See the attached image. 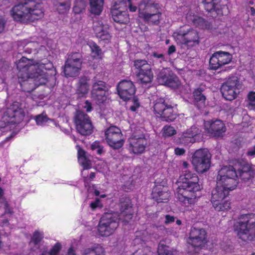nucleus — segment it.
Listing matches in <instances>:
<instances>
[{
    "label": "nucleus",
    "mask_w": 255,
    "mask_h": 255,
    "mask_svg": "<svg viewBox=\"0 0 255 255\" xmlns=\"http://www.w3.org/2000/svg\"><path fill=\"white\" fill-rule=\"evenodd\" d=\"M34 119L37 125H42L48 121L47 116L43 114L35 116Z\"/></svg>",
    "instance_id": "09e8293b"
},
{
    "label": "nucleus",
    "mask_w": 255,
    "mask_h": 255,
    "mask_svg": "<svg viewBox=\"0 0 255 255\" xmlns=\"http://www.w3.org/2000/svg\"><path fill=\"white\" fill-rule=\"evenodd\" d=\"M47 71L33 72L25 75L17 73L18 81L21 90L25 92H31L38 86L46 84L48 78Z\"/></svg>",
    "instance_id": "20e7f679"
},
{
    "label": "nucleus",
    "mask_w": 255,
    "mask_h": 255,
    "mask_svg": "<svg viewBox=\"0 0 255 255\" xmlns=\"http://www.w3.org/2000/svg\"><path fill=\"white\" fill-rule=\"evenodd\" d=\"M108 91L106 83L95 77L91 91V98L98 105L103 104L107 100Z\"/></svg>",
    "instance_id": "dca6fc26"
},
{
    "label": "nucleus",
    "mask_w": 255,
    "mask_h": 255,
    "mask_svg": "<svg viewBox=\"0 0 255 255\" xmlns=\"http://www.w3.org/2000/svg\"><path fill=\"white\" fill-rule=\"evenodd\" d=\"M88 45L90 48L91 53L94 59L101 58L102 50L99 46L94 41L89 42Z\"/></svg>",
    "instance_id": "c9c22d12"
},
{
    "label": "nucleus",
    "mask_w": 255,
    "mask_h": 255,
    "mask_svg": "<svg viewBox=\"0 0 255 255\" xmlns=\"http://www.w3.org/2000/svg\"><path fill=\"white\" fill-rule=\"evenodd\" d=\"M6 20L4 17L0 16V33H2L5 29L6 25Z\"/></svg>",
    "instance_id": "6e6d98bb"
},
{
    "label": "nucleus",
    "mask_w": 255,
    "mask_h": 255,
    "mask_svg": "<svg viewBox=\"0 0 255 255\" xmlns=\"http://www.w3.org/2000/svg\"><path fill=\"white\" fill-rule=\"evenodd\" d=\"M96 177V174L95 172H91L89 175V177H83V181L84 182L85 185L87 186L90 183V182L94 180V179Z\"/></svg>",
    "instance_id": "864d4df0"
},
{
    "label": "nucleus",
    "mask_w": 255,
    "mask_h": 255,
    "mask_svg": "<svg viewBox=\"0 0 255 255\" xmlns=\"http://www.w3.org/2000/svg\"><path fill=\"white\" fill-rule=\"evenodd\" d=\"M242 87L239 78L236 76L229 77L221 87V92L223 98L228 101L235 99Z\"/></svg>",
    "instance_id": "ddd939ff"
},
{
    "label": "nucleus",
    "mask_w": 255,
    "mask_h": 255,
    "mask_svg": "<svg viewBox=\"0 0 255 255\" xmlns=\"http://www.w3.org/2000/svg\"><path fill=\"white\" fill-rule=\"evenodd\" d=\"M153 109L156 116L162 121L173 122L177 117L173 107L164 98H159L154 100Z\"/></svg>",
    "instance_id": "423d86ee"
},
{
    "label": "nucleus",
    "mask_w": 255,
    "mask_h": 255,
    "mask_svg": "<svg viewBox=\"0 0 255 255\" xmlns=\"http://www.w3.org/2000/svg\"><path fill=\"white\" fill-rule=\"evenodd\" d=\"M4 208L5 209V212H7L9 214H12L13 213L12 209L8 208V204L7 202H6L4 204Z\"/></svg>",
    "instance_id": "338daca9"
},
{
    "label": "nucleus",
    "mask_w": 255,
    "mask_h": 255,
    "mask_svg": "<svg viewBox=\"0 0 255 255\" xmlns=\"http://www.w3.org/2000/svg\"><path fill=\"white\" fill-rule=\"evenodd\" d=\"M202 2L206 11L215 12L218 15H224L223 10L226 5L222 4L221 0H204Z\"/></svg>",
    "instance_id": "c85d7f7f"
},
{
    "label": "nucleus",
    "mask_w": 255,
    "mask_h": 255,
    "mask_svg": "<svg viewBox=\"0 0 255 255\" xmlns=\"http://www.w3.org/2000/svg\"><path fill=\"white\" fill-rule=\"evenodd\" d=\"M117 93L124 101L130 99L136 92V88L130 80H123L119 82L116 87Z\"/></svg>",
    "instance_id": "412c9836"
},
{
    "label": "nucleus",
    "mask_w": 255,
    "mask_h": 255,
    "mask_svg": "<svg viewBox=\"0 0 255 255\" xmlns=\"http://www.w3.org/2000/svg\"><path fill=\"white\" fill-rule=\"evenodd\" d=\"M176 51V47L174 45H170L167 51V54L168 55H171L172 53H174Z\"/></svg>",
    "instance_id": "e2e57ef3"
},
{
    "label": "nucleus",
    "mask_w": 255,
    "mask_h": 255,
    "mask_svg": "<svg viewBox=\"0 0 255 255\" xmlns=\"http://www.w3.org/2000/svg\"><path fill=\"white\" fill-rule=\"evenodd\" d=\"M152 55L154 58L160 59V62L165 61L164 55L162 53H158L157 52H154L152 53Z\"/></svg>",
    "instance_id": "4d7b16f0"
},
{
    "label": "nucleus",
    "mask_w": 255,
    "mask_h": 255,
    "mask_svg": "<svg viewBox=\"0 0 255 255\" xmlns=\"http://www.w3.org/2000/svg\"><path fill=\"white\" fill-rule=\"evenodd\" d=\"M128 7L129 11L131 12H135L137 9V7L132 5L131 3H128Z\"/></svg>",
    "instance_id": "0e129e2a"
},
{
    "label": "nucleus",
    "mask_w": 255,
    "mask_h": 255,
    "mask_svg": "<svg viewBox=\"0 0 255 255\" xmlns=\"http://www.w3.org/2000/svg\"><path fill=\"white\" fill-rule=\"evenodd\" d=\"M90 80V77L85 75L79 78L76 84V94L79 98L84 97L89 93Z\"/></svg>",
    "instance_id": "c756f323"
},
{
    "label": "nucleus",
    "mask_w": 255,
    "mask_h": 255,
    "mask_svg": "<svg viewBox=\"0 0 255 255\" xmlns=\"http://www.w3.org/2000/svg\"><path fill=\"white\" fill-rule=\"evenodd\" d=\"M233 229L239 239L244 242L255 238V214L241 215L234 222Z\"/></svg>",
    "instance_id": "7ed1b4c3"
},
{
    "label": "nucleus",
    "mask_w": 255,
    "mask_h": 255,
    "mask_svg": "<svg viewBox=\"0 0 255 255\" xmlns=\"http://www.w3.org/2000/svg\"><path fill=\"white\" fill-rule=\"evenodd\" d=\"M238 184V176L233 166H224L219 171L216 187L212 192L211 199L216 211H225L231 208V202L224 200L228 196L229 192L235 189Z\"/></svg>",
    "instance_id": "f257e3e1"
},
{
    "label": "nucleus",
    "mask_w": 255,
    "mask_h": 255,
    "mask_svg": "<svg viewBox=\"0 0 255 255\" xmlns=\"http://www.w3.org/2000/svg\"><path fill=\"white\" fill-rule=\"evenodd\" d=\"M206 232L202 228H192L189 237V244L194 248H198L204 245L206 239Z\"/></svg>",
    "instance_id": "b1692460"
},
{
    "label": "nucleus",
    "mask_w": 255,
    "mask_h": 255,
    "mask_svg": "<svg viewBox=\"0 0 255 255\" xmlns=\"http://www.w3.org/2000/svg\"><path fill=\"white\" fill-rule=\"evenodd\" d=\"M29 8L28 0H24L13 6L10 10V14L14 21L25 22L28 21Z\"/></svg>",
    "instance_id": "aec40b11"
},
{
    "label": "nucleus",
    "mask_w": 255,
    "mask_h": 255,
    "mask_svg": "<svg viewBox=\"0 0 255 255\" xmlns=\"http://www.w3.org/2000/svg\"><path fill=\"white\" fill-rule=\"evenodd\" d=\"M82 255H105L104 248L100 245L84 249Z\"/></svg>",
    "instance_id": "f704fd0d"
},
{
    "label": "nucleus",
    "mask_w": 255,
    "mask_h": 255,
    "mask_svg": "<svg viewBox=\"0 0 255 255\" xmlns=\"http://www.w3.org/2000/svg\"><path fill=\"white\" fill-rule=\"evenodd\" d=\"M28 6L30 7L28 9V21H33L43 17L44 11L42 2L34 0H28Z\"/></svg>",
    "instance_id": "a878e982"
},
{
    "label": "nucleus",
    "mask_w": 255,
    "mask_h": 255,
    "mask_svg": "<svg viewBox=\"0 0 255 255\" xmlns=\"http://www.w3.org/2000/svg\"><path fill=\"white\" fill-rule=\"evenodd\" d=\"M233 59L232 55L228 52L218 51L211 56L209 67L210 70H217L229 64Z\"/></svg>",
    "instance_id": "a211bd4d"
},
{
    "label": "nucleus",
    "mask_w": 255,
    "mask_h": 255,
    "mask_svg": "<svg viewBox=\"0 0 255 255\" xmlns=\"http://www.w3.org/2000/svg\"><path fill=\"white\" fill-rule=\"evenodd\" d=\"M203 89L198 88L194 90L193 94L194 99L197 102L204 103L206 100V97L202 94Z\"/></svg>",
    "instance_id": "58836bf2"
},
{
    "label": "nucleus",
    "mask_w": 255,
    "mask_h": 255,
    "mask_svg": "<svg viewBox=\"0 0 255 255\" xmlns=\"http://www.w3.org/2000/svg\"><path fill=\"white\" fill-rule=\"evenodd\" d=\"M105 139L108 144L115 149L121 148L124 144L123 134L120 128L116 126H111L105 132Z\"/></svg>",
    "instance_id": "2eb2a0df"
},
{
    "label": "nucleus",
    "mask_w": 255,
    "mask_h": 255,
    "mask_svg": "<svg viewBox=\"0 0 255 255\" xmlns=\"http://www.w3.org/2000/svg\"><path fill=\"white\" fill-rule=\"evenodd\" d=\"M85 6V3H82V6L81 7H79L78 5H75L73 7V10L76 13H80L82 11V9H84Z\"/></svg>",
    "instance_id": "680f3d73"
},
{
    "label": "nucleus",
    "mask_w": 255,
    "mask_h": 255,
    "mask_svg": "<svg viewBox=\"0 0 255 255\" xmlns=\"http://www.w3.org/2000/svg\"><path fill=\"white\" fill-rule=\"evenodd\" d=\"M43 234H41L38 231H35L31 237V242H32L35 246L40 243L43 239Z\"/></svg>",
    "instance_id": "37998d69"
},
{
    "label": "nucleus",
    "mask_w": 255,
    "mask_h": 255,
    "mask_svg": "<svg viewBox=\"0 0 255 255\" xmlns=\"http://www.w3.org/2000/svg\"><path fill=\"white\" fill-rule=\"evenodd\" d=\"M249 100V105L252 107V109H255V92H250L248 95Z\"/></svg>",
    "instance_id": "3c124183"
},
{
    "label": "nucleus",
    "mask_w": 255,
    "mask_h": 255,
    "mask_svg": "<svg viewBox=\"0 0 255 255\" xmlns=\"http://www.w3.org/2000/svg\"><path fill=\"white\" fill-rule=\"evenodd\" d=\"M83 108L86 110V111L88 113L91 112L93 109L92 104L91 102H90L89 100H86L85 102Z\"/></svg>",
    "instance_id": "5fc2aeb1"
},
{
    "label": "nucleus",
    "mask_w": 255,
    "mask_h": 255,
    "mask_svg": "<svg viewBox=\"0 0 255 255\" xmlns=\"http://www.w3.org/2000/svg\"><path fill=\"white\" fill-rule=\"evenodd\" d=\"M151 195L152 198L157 203H165L169 200L170 192L167 186L156 184L152 188Z\"/></svg>",
    "instance_id": "393cba45"
},
{
    "label": "nucleus",
    "mask_w": 255,
    "mask_h": 255,
    "mask_svg": "<svg viewBox=\"0 0 255 255\" xmlns=\"http://www.w3.org/2000/svg\"><path fill=\"white\" fill-rule=\"evenodd\" d=\"M134 66L136 70L137 78L142 84L150 83L153 79L151 66L145 60H136Z\"/></svg>",
    "instance_id": "f3484780"
},
{
    "label": "nucleus",
    "mask_w": 255,
    "mask_h": 255,
    "mask_svg": "<svg viewBox=\"0 0 255 255\" xmlns=\"http://www.w3.org/2000/svg\"><path fill=\"white\" fill-rule=\"evenodd\" d=\"M32 63V60L22 57L16 63L17 69L18 70L17 73L25 75L33 72L50 71L53 68V63L47 59L43 60L35 64Z\"/></svg>",
    "instance_id": "6e6552de"
},
{
    "label": "nucleus",
    "mask_w": 255,
    "mask_h": 255,
    "mask_svg": "<svg viewBox=\"0 0 255 255\" xmlns=\"http://www.w3.org/2000/svg\"><path fill=\"white\" fill-rule=\"evenodd\" d=\"M104 0H89L91 13L95 15H100L103 11Z\"/></svg>",
    "instance_id": "72a5a7b5"
},
{
    "label": "nucleus",
    "mask_w": 255,
    "mask_h": 255,
    "mask_svg": "<svg viewBox=\"0 0 255 255\" xmlns=\"http://www.w3.org/2000/svg\"><path fill=\"white\" fill-rule=\"evenodd\" d=\"M77 131L82 135H89L93 132V125L91 120L86 113L77 110L73 118Z\"/></svg>",
    "instance_id": "f8f14e48"
},
{
    "label": "nucleus",
    "mask_w": 255,
    "mask_h": 255,
    "mask_svg": "<svg viewBox=\"0 0 255 255\" xmlns=\"http://www.w3.org/2000/svg\"><path fill=\"white\" fill-rule=\"evenodd\" d=\"M132 103V105L129 107V110L131 112H135L139 108L140 103L138 99L135 98L133 99Z\"/></svg>",
    "instance_id": "603ef678"
},
{
    "label": "nucleus",
    "mask_w": 255,
    "mask_h": 255,
    "mask_svg": "<svg viewBox=\"0 0 255 255\" xmlns=\"http://www.w3.org/2000/svg\"><path fill=\"white\" fill-rule=\"evenodd\" d=\"M247 155L249 156H255V149L254 148L253 149L249 150L247 152Z\"/></svg>",
    "instance_id": "69168bd1"
},
{
    "label": "nucleus",
    "mask_w": 255,
    "mask_h": 255,
    "mask_svg": "<svg viewBox=\"0 0 255 255\" xmlns=\"http://www.w3.org/2000/svg\"><path fill=\"white\" fill-rule=\"evenodd\" d=\"M95 35L98 38L100 39L102 41H105V43L109 42L111 38L110 34L105 29H104L99 32H98V33Z\"/></svg>",
    "instance_id": "a19ab883"
},
{
    "label": "nucleus",
    "mask_w": 255,
    "mask_h": 255,
    "mask_svg": "<svg viewBox=\"0 0 255 255\" xmlns=\"http://www.w3.org/2000/svg\"><path fill=\"white\" fill-rule=\"evenodd\" d=\"M158 255H174L173 252L169 250V247L159 244L157 250Z\"/></svg>",
    "instance_id": "79ce46f5"
},
{
    "label": "nucleus",
    "mask_w": 255,
    "mask_h": 255,
    "mask_svg": "<svg viewBox=\"0 0 255 255\" xmlns=\"http://www.w3.org/2000/svg\"><path fill=\"white\" fill-rule=\"evenodd\" d=\"M200 130L195 126H192L190 128L182 132L176 139L177 143L183 145H188L190 143L195 142L194 136L198 134Z\"/></svg>",
    "instance_id": "bb28decb"
},
{
    "label": "nucleus",
    "mask_w": 255,
    "mask_h": 255,
    "mask_svg": "<svg viewBox=\"0 0 255 255\" xmlns=\"http://www.w3.org/2000/svg\"><path fill=\"white\" fill-rule=\"evenodd\" d=\"M120 4L113 5L111 10V14L114 21L120 24H127L129 22V16L124 1Z\"/></svg>",
    "instance_id": "4be33fe9"
},
{
    "label": "nucleus",
    "mask_w": 255,
    "mask_h": 255,
    "mask_svg": "<svg viewBox=\"0 0 255 255\" xmlns=\"http://www.w3.org/2000/svg\"><path fill=\"white\" fill-rule=\"evenodd\" d=\"M199 177L194 172L185 170L179 177V185L176 196L178 201L186 206L194 204L196 192L200 190Z\"/></svg>",
    "instance_id": "f03ea898"
},
{
    "label": "nucleus",
    "mask_w": 255,
    "mask_h": 255,
    "mask_svg": "<svg viewBox=\"0 0 255 255\" xmlns=\"http://www.w3.org/2000/svg\"><path fill=\"white\" fill-rule=\"evenodd\" d=\"M186 18L189 23L200 29H207L209 27L208 22L202 17L188 13L186 14Z\"/></svg>",
    "instance_id": "7c9ffc66"
},
{
    "label": "nucleus",
    "mask_w": 255,
    "mask_h": 255,
    "mask_svg": "<svg viewBox=\"0 0 255 255\" xmlns=\"http://www.w3.org/2000/svg\"><path fill=\"white\" fill-rule=\"evenodd\" d=\"M53 5L59 13L64 14L69 10L71 0H53Z\"/></svg>",
    "instance_id": "2f4dec72"
},
{
    "label": "nucleus",
    "mask_w": 255,
    "mask_h": 255,
    "mask_svg": "<svg viewBox=\"0 0 255 255\" xmlns=\"http://www.w3.org/2000/svg\"><path fill=\"white\" fill-rule=\"evenodd\" d=\"M238 179L246 182L254 177V171L238 173Z\"/></svg>",
    "instance_id": "de8ad7c7"
},
{
    "label": "nucleus",
    "mask_w": 255,
    "mask_h": 255,
    "mask_svg": "<svg viewBox=\"0 0 255 255\" xmlns=\"http://www.w3.org/2000/svg\"><path fill=\"white\" fill-rule=\"evenodd\" d=\"M174 35L177 41L187 47L196 46L200 42L199 32L188 26L180 27Z\"/></svg>",
    "instance_id": "1a4fd4ad"
},
{
    "label": "nucleus",
    "mask_w": 255,
    "mask_h": 255,
    "mask_svg": "<svg viewBox=\"0 0 255 255\" xmlns=\"http://www.w3.org/2000/svg\"><path fill=\"white\" fill-rule=\"evenodd\" d=\"M121 216L125 217V220L128 221L132 217L133 211L131 200L127 196L120 199L119 202Z\"/></svg>",
    "instance_id": "cd10ccee"
},
{
    "label": "nucleus",
    "mask_w": 255,
    "mask_h": 255,
    "mask_svg": "<svg viewBox=\"0 0 255 255\" xmlns=\"http://www.w3.org/2000/svg\"><path fill=\"white\" fill-rule=\"evenodd\" d=\"M176 133V130L173 127L165 126L163 128V135L164 136H171Z\"/></svg>",
    "instance_id": "a18cd8bd"
},
{
    "label": "nucleus",
    "mask_w": 255,
    "mask_h": 255,
    "mask_svg": "<svg viewBox=\"0 0 255 255\" xmlns=\"http://www.w3.org/2000/svg\"><path fill=\"white\" fill-rule=\"evenodd\" d=\"M174 153L176 155H183L185 153V150L183 148L176 147L174 149Z\"/></svg>",
    "instance_id": "13d9d810"
},
{
    "label": "nucleus",
    "mask_w": 255,
    "mask_h": 255,
    "mask_svg": "<svg viewBox=\"0 0 255 255\" xmlns=\"http://www.w3.org/2000/svg\"><path fill=\"white\" fill-rule=\"evenodd\" d=\"M129 152L139 155L143 153L148 144L147 139L142 132H134L128 138Z\"/></svg>",
    "instance_id": "4468645a"
},
{
    "label": "nucleus",
    "mask_w": 255,
    "mask_h": 255,
    "mask_svg": "<svg viewBox=\"0 0 255 255\" xmlns=\"http://www.w3.org/2000/svg\"><path fill=\"white\" fill-rule=\"evenodd\" d=\"M165 223L166 224L173 223L175 221L174 217L170 216L169 215H166L165 216Z\"/></svg>",
    "instance_id": "052dcab7"
},
{
    "label": "nucleus",
    "mask_w": 255,
    "mask_h": 255,
    "mask_svg": "<svg viewBox=\"0 0 255 255\" xmlns=\"http://www.w3.org/2000/svg\"><path fill=\"white\" fill-rule=\"evenodd\" d=\"M173 72L171 71L167 70L166 69H162L158 73L157 77V82L160 85H165L168 81L169 77Z\"/></svg>",
    "instance_id": "e433bc0d"
},
{
    "label": "nucleus",
    "mask_w": 255,
    "mask_h": 255,
    "mask_svg": "<svg viewBox=\"0 0 255 255\" xmlns=\"http://www.w3.org/2000/svg\"><path fill=\"white\" fill-rule=\"evenodd\" d=\"M5 116L8 119V123L19 124L23 121L25 117V112L23 109L20 107L19 103L15 102L7 108Z\"/></svg>",
    "instance_id": "5701e85b"
},
{
    "label": "nucleus",
    "mask_w": 255,
    "mask_h": 255,
    "mask_svg": "<svg viewBox=\"0 0 255 255\" xmlns=\"http://www.w3.org/2000/svg\"><path fill=\"white\" fill-rule=\"evenodd\" d=\"M204 129L210 136L214 137H222L226 131L225 124L220 120L204 121Z\"/></svg>",
    "instance_id": "6ab92c4d"
},
{
    "label": "nucleus",
    "mask_w": 255,
    "mask_h": 255,
    "mask_svg": "<svg viewBox=\"0 0 255 255\" xmlns=\"http://www.w3.org/2000/svg\"><path fill=\"white\" fill-rule=\"evenodd\" d=\"M171 74L166 86L173 89H177L181 86V82L175 74L172 72Z\"/></svg>",
    "instance_id": "4c0bfd02"
},
{
    "label": "nucleus",
    "mask_w": 255,
    "mask_h": 255,
    "mask_svg": "<svg viewBox=\"0 0 255 255\" xmlns=\"http://www.w3.org/2000/svg\"><path fill=\"white\" fill-rule=\"evenodd\" d=\"M79 163L82 166L84 169H88L91 168V163L90 160L87 156L82 157L78 159Z\"/></svg>",
    "instance_id": "8fccbe9b"
},
{
    "label": "nucleus",
    "mask_w": 255,
    "mask_h": 255,
    "mask_svg": "<svg viewBox=\"0 0 255 255\" xmlns=\"http://www.w3.org/2000/svg\"><path fill=\"white\" fill-rule=\"evenodd\" d=\"M85 156H87L86 151L83 149L79 147L78 150V159Z\"/></svg>",
    "instance_id": "bf43d9fd"
},
{
    "label": "nucleus",
    "mask_w": 255,
    "mask_h": 255,
    "mask_svg": "<svg viewBox=\"0 0 255 255\" xmlns=\"http://www.w3.org/2000/svg\"><path fill=\"white\" fill-rule=\"evenodd\" d=\"M233 163L234 164L233 166L235 168L236 170H238V173L254 171L252 166L242 159L235 160L233 161Z\"/></svg>",
    "instance_id": "473e14b6"
},
{
    "label": "nucleus",
    "mask_w": 255,
    "mask_h": 255,
    "mask_svg": "<svg viewBox=\"0 0 255 255\" xmlns=\"http://www.w3.org/2000/svg\"><path fill=\"white\" fill-rule=\"evenodd\" d=\"M93 29L95 34L105 29L104 25L101 20L98 19L93 22Z\"/></svg>",
    "instance_id": "49530a36"
},
{
    "label": "nucleus",
    "mask_w": 255,
    "mask_h": 255,
    "mask_svg": "<svg viewBox=\"0 0 255 255\" xmlns=\"http://www.w3.org/2000/svg\"><path fill=\"white\" fill-rule=\"evenodd\" d=\"M138 17L148 24L158 25L161 17L159 4L140 2L138 5Z\"/></svg>",
    "instance_id": "39448f33"
},
{
    "label": "nucleus",
    "mask_w": 255,
    "mask_h": 255,
    "mask_svg": "<svg viewBox=\"0 0 255 255\" xmlns=\"http://www.w3.org/2000/svg\"><path fill=\"white\" fill-rule=\"evenodd\" d=\"M82 56L80 53L72 52L69 55L63 66V73L66 77H75L82 68Z\"/></svg>",
    "instance_id": "9b49d317"
},
{
    "label": "nucleus",
    "mask_w": 255,
    "mask_h": 255,
    "mask_svg": "<svg viewBox=\"0 0 255 255\" xmlns=\"http://www.w3.org/2000/svg\"><path fill=\"white\" fill-rule=\"evenodd\" d=\"M62 248L60 243H56L49 252H43L41 255H58Z\"/></svg>",
    "instance_id": "ea45409f"
},
{
    "label": "nucleus",
    "mask_w": 255,
    "mask_h": 255,
    "mask_svg": "<svg viewBox=\"0 0 255 255\" xmlns=\"http://www.w3.org/2000/svg\"><path fill=\"white\" fill-rule=\"evenodd\" d=\"M116 213H105L100 219L98 232L100 236L109 237L114 233L119 226L120 218Z\"/></svg>",
    "instance_id": "0eeeda50"
},
{
    "label": "nucleus",
    "mask_w": 255,
    "mask_h": 255,
    "mask_svg": "<svg viewBox=\"0 0 255 255\" xmlns=\"http://www.w3.org/2000/svg\"><path fill=\"white\" fill-rule=\"evenodd\" d=\"M91 149L93 151H96L99 155H101L104 152V147L100 144L99 141H95L91 146Z\"/></svg>",
    "instance_id": "c03bdc74"
},
{
    "label": "nucleus",
    "mask_w": 255,
    "mask_h": 255,
    "mask_svg": "<svg viewBox=\"0 0 255 255\" xmlns=\"http://www.w3.org/2000/svg\"><path fill=\"white\" fill-rule=\"evenodd\" d=\"M211 155L206 148L196 150L191 157L194 169L199 173L207 172L211 166Z\"/></svg>",
    "instance_id": "9d476101"
},
{
    "label": "nucleus",
    "mask_w": 255,
    "mask_h": 255,
    "mask_svg": "<svg viewBox=\"0 0 255 255\" xmlns=\"http://www.w3.org/2000/svg\"><path fill=\"white\" fill-rule=\"evenodd\" d=\"M67 255H76L73 247H71L68 249Z\"/></svg>",
    "instance_id": "774afa93"
}]
</instances>
